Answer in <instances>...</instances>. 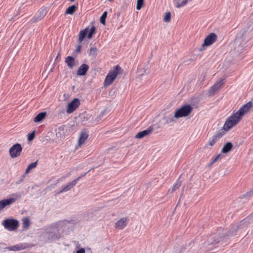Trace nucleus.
Instances as JSON below:
<instances>
[{
    "label": "nucleus",
    "mask_w": 253,
    "mask_h": 253,
    "mask_svg": "<svg viewBox=\"0 0 253 253\" xmlns=\"http://www.w3.org/2000/svg\"><path fill=\"white\" fill-rule=\"evenodd\" d=\"M76 223L74 220H62L52 223L44 227V231L40 236V238L44 243H52L61 238L68 224L75 225Z\"/></svg>",
    "instance_id": "1"
},
{
    "label": "nucleus",
    "mask_w": 253,
    "mask_h": 253,
    "mask_svg": "<svg viewBox=\"0 0 253 253\" xmlns=\"http://www.w3.org/2000/svg\"><path fill=\"white\" fill-rule=\"evenodd\" d=\"M234 233L226 230L220 228L216 233H214L208 237L207 243L208 245L220 244L224 246L227 245L228 237L233 236Z\"/></svg>",
    "instance_id": "2"
},
{
    "label": "nucleus",
    "mask_w": 253,
    "mask_h": 253,
    "mask_svg": "<svg viewBox=\"0 0 253 253\" xmlns=\"http://www.w3.org/2000/svg\"><path fill=\"white\" fill-rule=\"evenodd\" d=\"M123 70L119 65H116L112 70L109 71L104 82V85L107 86L112 84L117 75L122 73Z\"/></svg>",
    "instance_id": "3"
},
{
    "label": "nucleus",
    "mask_w": 253,
    "mask_h": 253,
    "mask_svg": "<svg viewBox=\"0 0 253 253\" xmlns=\"http://www.w3.org/2000/svg\"><path fill=\"white\" fill-rule=\"evenodd\" d=\"M241 119L235 113L231 115L226 121L223 126V128L225 131H228L232 127L237 125Z\"/></svg>",
    "instance_id": "4"
},
{
    "label": "nucleus",
    "mask_w": 253,
    "mask_h": 253,
    "mask_svg": "<svg viewBox=\"0 0 253 253\" xmlns=\"http://www.w3.org/2000/svg\"><path fill=\"white\" fill-rule=\"evenodd\" d=\"M19 224V221L17 220L12 218L6 219L2 222V225L9 231L17 230Z\"/></svg>",
    "instance_id": "5"
},
{
    "label": "nucleus",
    "mask_w": 253,
    "mask_h": 253,
    "mask_svg": "<svg viewBox=\"0 0 253 253\" xmlns=\"http://www.w3.org/2000/svg\"><path fill=\"white\" fill-rule=\"evenodd\" d=\"M193 107L190 105H185L182 106L181 108L177 109L175 112V118L186 117L189 115L192 111Z\"/></svg>",
    "instance_id": "6"
},
{
    "label": "nucleus",
    "mask_w": 253,
    "mask_h": 253,
    "mask_svg": "<svg viewBox=\"0 0 253 253\" xmlns=\"http://www.w3.org/2000/svg\"><path fill=\"white\" fill-rule=\"evenodd\" d=\"M22 147L19 143L13 145L9 149V155L12 158L18 157L21 154Z\"/></svg>",
    "instance_id": "7"
},
{
    "label": "nucleus",
    "mask_w": 253,
    "mask_h": 253,
    "mask_svg": "<svg viewBox=\"0 0 253 253\" xmlns=\"http://www.w3.org/2000/svg\"><path fill=\"white\" fill-rule=\"evenodd\" d=\"M217 40V36L213 33H211L204 40L203 46H210L215 42Z\"/></svg>",
    "instance_id": "8"
},
{
    "label": "nucleus",
    "mask_w": 253,
    "mask_h": 253,
    "mask_svg": "<svg viewBox=\"0 0 253 253\" xmlns=\"http://www.w3.org/2000/svg\"><path fill=\"white\" fill-rule=\"evenodd\" d=\"M224 133V131L222 130L218 132L216 134L214 135L212 137L211 139H210L209 143L205 145V148H208L209 145L211 147L213 146L214 144L223 136Z\"/></svg>",
    "instance_id": "9"
},
{
    "label": "nucleus",
    "mask_w": 253,
    "mask_h": 253,
    "mask_svg": "<svg viewBox=\"0 0 253 253\" xmlns=\"http://www.w3.org/2000/svg\"><path fill=\"white\" fill-rule=\"evenodd\" d=\"M252 107V102H249L247 103L244 104L242 106L241 108L236 112V115L238 116L241 119L242 117L246 113L249 111L250 109Z\"/></svg>",
    "instance_id": "10"
},
{
    "label": "nucleus",
    "mask_w": 253,
    "mask_h": 253,
    "mask_svg": "<svg viewBox=\"0 0 253 253\" xmlns=\"http://www.w3.org/2000/svg\"><path fill=\"white\" fill-rule=\"evenodd\" d=\"M80 105V102L79 99L75 98L67 106L66 112L69 113H73Z\"/></svg>",
    "instance_id": "11"
},
{
    "label": "nucleus",
    "mask_w": 253,
    "mask_h": 253,
    "mask_svg": "<svg viewBox=\"0 0 253 253\" xmlns=\"http://www.w3.org/2000/svg\"><path fill=\"white\" fill-rule=\"evenodd\" d=\"M224 83V79H221L220 81L216 82L209 90L210 95H213Z\"/></svg>",
    "instance_id": "12"
},
{
    "label": "nucleus",
    "mask_w": 253,
    "mask_h": 253,
    "mask_svg": "<svg viewBox=\"0 0 253 253\" xmlns=\"http://www.w3.org/2000/svg\"><path fill=\"white\" fill-rule=\"evenodd\" d=\"M127 222L128 219L126 218H122L115 223V228L122 230L127 225Z\"/></svg>",
    "instance_id": "13"
},
{
    "label": "nucleus",
    "mask_w": 253,
    "mask_h": 253,
    "mask_svg": "<svg viewBox=\"0 0 253 253\" xmlns=\"http://www.w3.org/2000/svg\"><path fill=\"white\" fill-rule=\"evenodd\" d=\"M153 130L152 127H148L147 129L139 132L135 136L137 139H141L151 134Z\"/></svg>",
    "instance_id": "14"
},
{
    "label": "nucleus",
    "mask_w": 253,
    "mask_h": 253,
    "mask_svg": "<svg viewBox=\"0 0 253 253\" xmlns=\"http://www.w3.org/2000/svg\"><path fill=\"white\" fill-rule=\"evenodd\" d=\"M89 69V66L85 64H83L79 67L77 71V75L79 76H84Z\"/></svg>",
    "instance_id": "15"
},
{
    "label": "nucleus",
    "mask_w": 253,
    "mask_h": 253,
    "mask_svg": "<svg viewBox=\"0 0 253 253\" xmlns=\"http://www.w3.org/2000/svg\"><path fill=\"white\" fill-rule=\"evenodd\" d=\"M15 202L13 198H9L0 201V211L2 210L6 206L10 205Z\"/></svg>",
    "instance_id": "16"
},
{
    "label": "nucleus",
    "mask_w": 253,
    "mask_h": 253,
    "mask_svg": "<svg viewBox=\"0 0 253 253\" xmlns=\"http://www.w3.org/2000/svg\"><path fill=\"white\" fill-rule=\"evenodd\" d=\"M77 183L74 180L71 182H69L66 186L63 187L62 189L59 192V193H61L64 192H67L71 190L74 186L76 185Z\"/></svg>",
    "instance_id": "17"
},
{
    "label": "nucleus",
    "mask_w": 253,
    "mask_h": 253,
    "mask_svg": "<svg viewBox=\"0 0 253 253\" xmlns=\"http://www.w3.org/2000/svg\"><path fill=\"white\" fill-rule=\"evenodd\" d=\"M7 250L10 251H18L26 249V246L22 244H17L6 248Z\"/></svg>",
    "instance_id": "18"
},
{
    "label": "nucleus",
    "mask_w": 253,
    "mask_h": 253,
    "mask_svg": "<svg viewBox=\"0 0 253 253\" xmlns=\"http://www.w3.org/2000/svg\"><path fill=\"white\" fill-rule=\"evenodd\" d=\"M88 137V133L85 131H82L81 132L79 139L78 140V144L79 145H82L84 143Z\"/></svg>",
    "instance_id": "19"
},
{
    "label": "nucleus",
    "mask_w": 253,
    "mask_h": 253,
    "mask_svg": "<svg viewBox=\"0 0 253 253\" xmlns=\"http://www.w3.org/2000/svg\"><path fill=\"white\" fill-rule=\"evenodd\" d=\"M88 31V28H86L82 31H80L79 35V39H78V42L81 43L84 38L85 37V36L87 35Z\"/></svg>",
    "instance_id": "20"
},
{
    "label": "nucleus",
    "mask_w": 253,
    "mask_h": 253,
    "mask_svg": "<svg viewBox=\"0 0 253 253\" xmlns=\"http://www.w3.org/2000/svg\"><path fill=\"white\" fill-rule=\"evenodd\" d=\"M46 113L45 112L39 113L34 118L35 122H40L43 120L46 117Z\"/></svg>",
    "instance_id": "21"
},
{
    "label": "nucleus",
    "mask_w": 253,
    "mask_h": 253,
    "mask_svg": "<svg viewBox=\"0 0 253 253\" xmlns=\"http://www.w3.org/2000/svg\"><path fill=\"white\" fill-rule=\"evenodd\" d=\"M232 144L231 142H227L223 146L221 152L224 154L227 153L232 149Z\"/></svg>",
    "instance_id": "22"
},
{
    "label": "nucleus",
    "mask_w": 253,
    "mask_h": 253,
    "mask_svg": "<svg viewBox=\"0 0 253 253\" xmlns=\"http://www.w3.org/2000/svg\"><path fill=\"white\" fill-rule=\"evenodd\" d=\"M75 59L73 57L69 56L65 58V63L70 68H73L74 64Z\"/></svg>",
    "instance_id": "23"
},
{
    "label": "nucleus",
    "mask_w": 253,
    "mask_h": 253,
    "mask_svg": "<svg viewBox=\"0 0 253 253\" xmlns=\"http://www.w3.org/2000/svg\"><path fill=\"white\" fill-rule=\"evenodd\" d=\"M78 9V4L77 5H72L70 6H69L68 8L66 10V14H69L70 15H72L74 13V12L77 10Z\"/></svg>",
    "instance_id": "24"
},
{
    "label": "nucleus",
    "mask_w": 253,
    "mask_h": 253,
    "mask_svg": "<svg viewBox=\"0 0 253 253\" xmlns=\"http://www.w3.org/2000/svg\"><path fill=\"white\" fill-rule=\"evenodd\" d=\"M30 225V221L29 217H25L22 219V229L27 230Z\"/></svg>",
    "instance_id": "25"
},
{
    "label": "nucleus",
    "mask_w": 253,
    "mask_h": 253,
    "mask_svg": "<svg viewBox=\"0 0 253 253\" xmlns=\"http://www.w3.org/2000/svg\"><path fill=\"white\" fill-rule=\"evenodd\" d=\"M45 15V12L44 10L40 12V14L37 16H35L31 20L32 23L37 22L40 20H41Z\"/></svg>",
    "instance_id": "26"
},
{
    "label": "nucleus",
    "mask_w": 253,
    "mask_h": 253,
    "mask_svg": "<svg viewBox=\"0 0 253 253\" xmlns=\"http://www.w3.org/2000/svg\"><path fill=\"white\" fill-rule=\"evenodd\" d=\"M174 3L177 8H180L187 4L186 0H174Z\"/></svg>",
    "instance_id": "27"
},
{
    "label": "nucleus",
    "mask_w": 253,
    "mask_h": 253,
    "mask_svg": "<svg viewBox=\"0 0 253 253\" xmlns=\"http://www.w3.org/2000/svg\"><path fill=\"white\" fill-rule=\"evenodd\" d=\"M175 115L174 116L172 115H169L165 116L164 117V120H165V123L167 124H169L171 122L175 121Z\"/></svg>",
    "instance_id": "28"
},
{
    "label": "nucleus",
    "mask_w": 253,
    "mask_h": 253,
    "mask_svg": "<svg viewBox=\"0 0 253 253\" xmlns=\"http://www.w3.org/2000/svg\"><path fill=\"white\" fill-rule=\"evenodd\" d=\"M247 223L246 225H248V223L251 222L253 223V212L249 216L245 218L244 220L241 221L242 224H244L246 223Z\"/></svg>",
    "instance_id": "29"
},
{
    "label": "nucleus",
    "mask_w": 253,
    "mask_h": 253,
    "mask_svg": "<svg viewBox=\"0 0 253 253\" xmlns=\"http://www.w3.org/2000/svg\"><path fill=\"white\" fill-rule=\"evenodd\" d=\"M38 165V161L34 162V163H31L30 165H28V166L27 167L26 169V171L25 172L26 173H28L30 172V171L33 169H34Z\"/></svg>",
    "instance_id": "30"
},
{
    "label": "nucleus",
    "mask_w": 253,
    "mask_h": 253,
    "mask_svg": "<svg viewBox=\"0 0 253 253\" xmlns=\"http://www.w3.org/2000/svg\"><path fill=\"white\" fill-rule=\"evenodd\" d=\"M181 185V181L180 180V177L177 179L175 183L172 187L171 192H173L175 191L176 189H178Z\"/></svg>",
    "instance_id": "31"
},
{
    "label": "nucleus",
    "mask_w": 253,
    "mask_h": 253,
    "mask_svg": "<svg viewBox=\"0 0 253 253\" xmlns=\"http://www.w3.org/2000/svg\"><path fill=\"white\" fill-rule=\"evenodd\" d=\"M107 15V12L104 11L100 18V22L101 24L105 25L106 24V18Z\"/></svg>",
    "instance_id": "32"
},
{
    "label": "nucleus",
    "mask_w": 253,
    "mask_h": 253,
    "mask_svg": "<svg viewBox=\"0 0 253 253\" xmlns=\"http://www.w3.org/2000/svg\"><path fill=\"white\" fill-rule=\"evenodd\" d=\"M97 49L96 47H91L88 51V54L90 56H95L97 55Z\"/></svg>",
    "instance_id": "33"
},
{
    "label": "nucleus",
    "mask_w": 253,
    "mask_h": 253,
    "mask_svg": "<svg viewBox=\"0 0 253 253\" xmlns=\"http://www.w3.org/2000/svg\"><path fill=\"white\" fill-rule=\"evenodd\" d=\"M95 33V28L92 26L90 29L89 32L87 35V38L91 39L93 35Z\"/></svg>",
    "instance_id": "34"
},
{
    "label": "nucleus",
    "mask_w": 253,
    "mask_h": 253,
    "mask_svg": "<svg viewBox=\"0 0 253 253\" xmlns=\"http://www.w3.org/2000/svg\"><path fill=\"white\" fill-rule=\"evenodd\" d=\"M171 13L170 12H168L166 13L164 17V20L166 22H169L170 21Z\"/></svg>",
    "instance_id": "35"
},
{
    "label": "nucleus",
    "mask_w": 253,
    "mask_h": 253,
    "mask_svg": "<svg viewBox=\"0 0 253 253\" xmlns=\"http://www.w3.org/2000/svg\"><path fill=\"white\" fill-rule=\"evenodd\" d=\"M144 4V0H137L136 8L140 10Z\"/></svg>",
    "instance_id": "36"
},
{
    "label": "nucleus",
    "mask_w": 253,
    "mask_h": 253,
    "mask_svg": "<svg viewBox=\"0 0 253 253\" xmlns=\"http://www.w3.org/2000/svg\"><path fill=\"white\" fill-rule=\"evenodd\" d=\"M35 131H34L32 132H31L30 134H29L28 136V141H32V140H33L34 138H35Z\"/></svg>",
    "instance_id": "37"
},
{
    "label": "nucleus",
    "mask_w": 253,
    "mask_h": 253,
    "mask_svg": "<svg viewBox=\"0 0 253 253\" xmlns=\"http://www.w3.org/2000/svg\"><path fill=\"white\" fill-rule=\"evenodd\" d=\"M87 172H84L83 174H81L80 176L77 177L76 179H75L74 180L76 181V182L77 183V182L82 177H84L86 174Z\"/></svg>",
    "instance_id": "38"
},
{
    "label": "nucleus",
    "mask_w": 253,
    "mask_h": 253,
    "mask_svg": "<svg viewBox=\"0 0 253 253\" xmlns=\"http://www.w3.org/2000/svg\"><path fill=\"white\" fill-rule=\"evenodd\" d=\"M217 161V158L216 157L214 158H212L211 160L210 165H212L213 163H214Z\"/></svg>",
    "instance_id": "39"
},
{
    "label": "nucleus",
    "mask_w": 253,
    "mask_h": 253,
    "mask_svg": "<svg viewBox=\"0 0 253 253\" xmlns=\"http://www.w3.org/2000/svg\"><path fill=\"white\" fill-rule=\"evenodd\" d=\"M81 48H82V46H81V45L79 44V45L77 46V48H76V52H81Z\"/></svg>",
    "instance_id": "40"
},
{
    "label": "nucleus",
    "mask_w": 253,
    "mask_h": 253,
    "mask_svg": "<svg viewBox=\"0 0 253 253\" xmlns=\"http://www.w3.org/2000/svg\"><path fill=\"white\" fill-rule=\"evenodd\" d=\"M192 61V59H189L188 60H185L183 62V63L185 64H186V65H188Z\"/></svg>",
    "instance_id": "41"
},
{
    "label": "nucleus",
    "mask_w": 253,
    "mask_h": 253,
    "mask_svg": "<svg viewBox=\"0 0 253 253\" xmlns=\"http://www.w3.org/2000/svg\"><path fill=\"white\" fill-rule=\"evenodd\" d=\"M192 61V59H189L188 60H185L183 62V63L185 64H186V65H188Z\"/></svg>",
    "instance_id": "42"
},
{
    "label": "nucleus",
    "mask_w": 253,
    "mask_h": 253,
    "mask_svg": "<svg viewBox=\"0 0 253 253\" xmlns=\"http://www.w3.org/2000/svg\"><path fill=\"white\" fill-rule=\"evenodd\" d=\"M76 253H85V251L84 249H81L77 251Z\"/></svg>",
    "instance_id": "43"
},
{
    "label": "nucleus",
    "mask_w": 253,
    "mask_h": 253,
    "mask_svg": "<svg viewBox=\"0 0 253 253\" xmlns=\"http://www.w3.org/2000/svg\"><path fill=\"white\" fill-rule=\"evenodd\" d=\"M221 157H222V156H221V154H218V155H217V156H216V157L217 158V160H218V159H221Z\"/></svg>",
    "instance_id": "44"
},
{
    "label": "nucleus",
    "mask_w": 253,
    "mask_h": 253,
    "mask_svg": "<svg viewBox=\"0 0 253 253\" xmlns=\"http://www.w3.org/2000/svg\"><path fill=\"white\" fill-rule=\"evenodd\" d=\"M251 194H253V190L250 192V193H247V196L250 195Z\"/></svg>",
    "instance_id": "45"
}]
</instances>
